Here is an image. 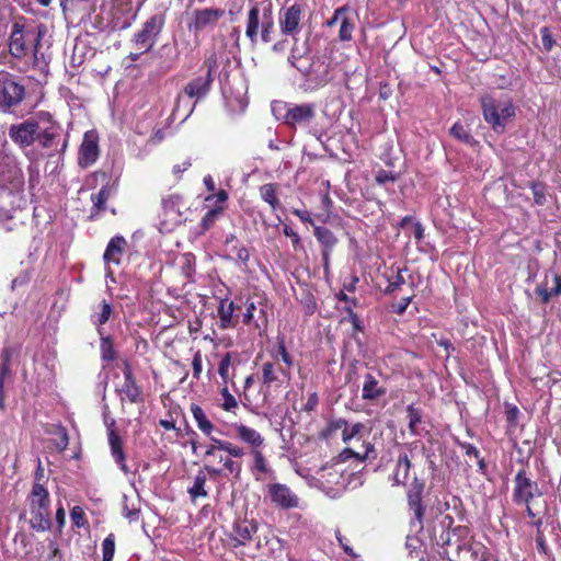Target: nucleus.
Returning a JSON list of instances; mask_svg holds the SVG:
<instances>
[{
	"label": "nucleus",
	"instance_id": "nucleus-51",
	"mask_svg": "<svg viewBox=\"0 0 561 561\" xmlns=\"http://www.w3.org/2000/svg\"><path fill=\"white\" fill-rule=\"evenodd\" d=\"M534 201L537 205H543L546 203V187L541 183L533 182L530 185Z\"/></svg>",
	"mask_w": 561,
	"mask_h": 561
},
{
	"label": "nucleus",
	"instance_id": "nucleus-46",
	"mask_svg": "<svg viewBox=\"0 0 561 561\" xmlns=\"http://www.w3.org/2000/svg\"><path fill=\"white\" fill-rule=\"evenodd\" d=\"M115 553V535L108 534L102 542V561H112Z\"/></svg>",
	"mask_w": 561,
	"mask_h": 561
},
{
	"label": "nucleus",
	"instance_id": "nucleus-16",
	"mask_svg": "<svg viewBox=\"0 0 561 561\" xmlns=\"http://www.w3.org/2000/svg\"><path fill=\"white\" fill-rule=\"evenodd\" d=\"M262 383L266 388H280L284 383L289 382L290 371L283 368L274 362H265L262 365Z\"/></svg>",
	"mask_w": 561,
	"mask_h": 561
},
{
	"label": "nucleus",
	"instance_id": "nucleus-45",
	"mask_svg": "<svg viewBox=\"0 0 561 561\" xmlns=\"http://www.w3.org/2000/svg\"><path fill=\"white\" fill-rule=\"evenodd\" d=\"M273 357L275 359L280 357L288 368H290L294 364L291 355L286 350L285 339L283 336L277 337V346L275 353H273Z\"/></svg>",
	"mask_w": 561,
	"mask_h": 561
},
{
	"label": "nucleus",
	"instance_id": "nucleus-18",
	"mask_svg": "<svg viewBox=\"0 0 561 561\" xmlns=\"http://www.w3.org/2000/svg\"><path fill=\"white\" fill-rule=\"evenodd\" d=\"M215 64H216L215 60L214 61L207 60L205 62V65L207 66L206 76L195 78L194 80L190 81L185 85L184 92L188 98H192V99L195 98L196 100H199L208 93V91L210 89V84L213 82L211 72L214 70Z\"/></svg>",
	"mask_w": 561,
	"mask_h": 561
},
{
	"label": "nucleus",
	"instance_id": "nucleus-48",
	"mask_svg": "<svg viewBox=\"0 0 561 561\" xmlns=\"http://www.w3.org/2000/svg\"><path fill=\"white\" fill-rule=\"evenodd\" d=\"M230 365H231V353H226L221 357V359L219 362V366H218V374L221 377L225 385H227L229 381Z\"/></svg>",
	"mask_w": 561,
	"mask_h": 561
},
{
	"label": "nucleus",
	"instance_id": "nucleus-32",
	"mask_svg": "<svg viewBox=\"0 0 561 561\" xmlns=\"http://www.w3.org/2000/svg\"><path fill=\"white\" fill-rule=\"evenodd\" d=\"M98 311H94L90 320L92 324L96 327V331L99 332L100 329H103V325L110 320L111 314L113 313V307L110 302L103 300L98 306Z\"/></svg>",
	"mask_w": 561,
	"mask_h": 561
},
{
	"label": "nucleus",
	"instance_id": "nucleus-58",
	"mask_svg": "<svg viewBox=\"0 0 561 561\" xmlns=\"http://www.w3.org/2000/svg\"><path fill=\"white\" fill-rule=\"evenodd\" d=\"M28 172V186L33 190L39 182V170L36 164L31 163L27 168Z\"/></svg>",
	"mask_w": 561,
	"mask_h": 561
},
{
	"label": "nucleus",
	"instance_id": "nucleus-5",
	"mask_svg": "<svg viewBox=\"0 0 561 561\" xmlns=\"http://www.w3.org/2000/svg\"><path fill=\"white\" fill-rule=\"evenodd\" d=\"M36 141L51 152H64L68 146L67 137L61 140V127L51 121L49 114H44L39 119Z\"/></svg>",
	"mask_w": 561,
	"mask_h": 561
},
{
	"label": "nucleus",
	"instance_id": "nucleus-43",
	"mask_svg": "<svg viewBox=\"0 0 561 561\" xmlns=\"http://www.w3.org/2000/svg\"><path fill=\"white\" fill-rule=\"evenodd\" d=\"M450 135L466 145H473L476 142L470 131L461 123H455L451 126Z\"/></svg>",
	"mask_w": 561,
	"mask_h": 561
},
{
	"label": "nucleus",
	"instance_id": "nucleus-36",
	"mask_svg": "<svg viewBox=\"0 0 561 561\" xmlns=\"http://www.w3.org/2000/svg\"><path fill=\"white\" fill-rule=\"evenodd\" d=\"M408 420H409V431L413 436H417L421 434L420 425L422 424L423 414L419 408H415L414 404H410L407 407Z\"/></svg>",
	"mask_w": 561,
	"mask_h": 561
},
{
	"label": "nucleus",
	"instance_id": "nucleus-54",
	"mask_svg": "<svg viewBox=\"0 0 561 561\" xmlns=\"http://www.w3.org/2000/svg\"><path fill=\"white\" fill-rule=\"evenodd\" d=\"M70 518L72 522V525L80 528L84 526L85 517L84 512L80 506H73L70 512Z\"/></svg>",
	"mask_w": 561,
	"mask_h": 561
},
{
	"label": "nucleus",
	"instance_id": "nucleus-10",
	"mask_svg": "<svg viewBox=\"0 0 561 561\" xmlns=\"http://www.w3.org/2000/svg\"><path fill=\"white\" fill-rule=\"evenodd\" d=\"M164 25V16L154 14L150 16L142 25V28L135 34L134 43L142 53L149 51L156 44L159 34Z\"/></svg>",
	"mask_w": 561,
	"mask_h": 561
},
{
	"label": "nucleus",
	"instance_id": "nucleus-50",
	"mask_svg": "<svg viewBox=\"0 0 561 561\" xmlns=\"http://www.w3.org/2000/svg\"><path fill=\"white\" fill-rule=\"evenodd\" d=\"M180 203H181V197L178 195H171V196H168L167 198H163L162 206H163L165 214H171V213L179 214L180 213V210H179Z\"/></svg>",
	"mask_w": 561,
	"mask_h": 561
},
{
	"label": "nucleus",
	"instance_id": "nucleus-27",
	"mask_svg": "<svg viewBox=\"0 0 561 561\" xmlns=\"http://www.w3.org/2000/svg\"><path fill=\"white\" fill-rule=\"evenodd\" d=\"M126 245V240L121 236L113 237L110 242L107 243V247L105 249L103 259L105 263H119V255L123 253V250Z\"/></svg>",
	"mask_w": 561,
	"mask_h": 561
},
{
	"label": "nucleus",
	"instance_id": "nucleus-38",
	"mask_svg": "<svg viewBox=\"0 0 561 561\" xmlns=\"http://www.w3.org/2000/svg\"><path fill=\"white\" fill-rule=\"evenodd\" d=\"M314 236L317 240L324 247V249L330 251L337 241L333 232L327 227H314Z\"/></svg>",
	"mask_w": 561,
	"mask_h": 561
},
{
	"label": "nucleus",
	"instance_id": "nucleus-1",
	"mask_svg": "<svg viewBox=\"0 0 561 561\" xmlns=\"http://www.w3.org/2000/svg\"><path fill=\"white\" fill-rule=\"evenodd\" d=\"M45 27H25L23 24L14 23L9 42L10 54L18 59L33 54V62L41 70L48 67L50 56L42 50V38L45 35Z\"/></svg>",
	"mask_w": 561,
	"mask_h": 561
},
{
	"label": "nucleus",
	"instance_id": "nucleus-63",
	"mask_svg": "<svg viewBox=\"0 0 561 561\" xmlns=\"http://www.w3.org/2000/svg\"><path fill=\"white\" fill-rule=\"evenodd\" d=\"M319 398L316 392L309 393L306 403L304 404V410L307 412L314 411L318 407Z\"/></svg>",
	"mask_w": 561,
	"mask_h": 561
},
{
	"label": "nucleus",
	"instance_id": "nucleus-2",
	"mask_svg": "<svg viewBox=\"0 0 561 561\" xmlns=\"http://www.w3.org/2000/svg\"><path fill=\"white\" fill-rule=\"evenodd\" d=\"M274 18L271 4L261 7L255 3L251 7L247 16L245 36L252 45L259 42L267 44L274 33Z\"/></svg>",
	"mask_w": 561,
	"mask_h": 561
},
{
	"label": "nucleus",
	"instance_id": "nucleus-56",
	"mask_svg": "<svg viewBox=\"0 0 561 561\" xmlns=\"http://www.w3.org/2000/svg\"><path fill=\"white\" fill-rule=\"evenodd\" d=\"M348 12H350V8L347 5H343V7H340V8L335 9L334 13H333V16L325 22V25L329 26V27H332L337 22L341 23V21L344 18V15L346 13H348Z\"/></svg>",
	"mask_w": 561,
	"mask_h": 561
},
{
	"label": "nucleus",
	"instance_id": "nucleus-15",
	"mask_svg": "<svg viewBox=\"0 0 561 561\" xmlns=\"http://www.w3.org/2000/svg\"><path fill=\"white\" fill-rule=\"evenodd\" d=\"M100 156L99 135L91 129L84 133L78 153V164L89 168L94 164Z\"/></svg>",
	"mask_w": 561,
	"mask_h": 561
},
{
	"label": "nucleus",
	"instance_id": "nucleus-14",
	"mask_svg": "<svg viewBox=\"0 0 561 561\" xmlns=\"http://www.w3.org/2000/svg\"><path fill=\"white\" fill-rule=\"evenodd\" d=\"M266 495L272 504L282 510H293L299 507L298 495L283 483H271L267 485Z\"/></svg>",
	"mask_w": 561,
	"mask_h": 561
},
{
	"label": "nucleus",
	"instance_id": "nucleus-3",
	"mask_svg": "<svg viewBox=\"0 0 561 561\" xmlns=\"http://www.w3.org/2000/svg\"><path fill=\"white\" fill-rule=\"evenodd\" d=\"M272 113L277 121L289 128H297L310 124L316 117V105L313 103L295 104L284 101L272 103Z\"/></svg>",
	"mask_w": 561,
	"mask_h": 561
},
{
	"label": "nucleus",
	"instance_id": "nucleus-20",
	"mask_svg": "<svg viewBox=\"0 0 561 561\" xmlns=\"http://www.w3.org/2000/svg\"><path fill=\"white\" fill-rule=\"evenodd\" d=\"M257 531V524L255 520L237 519L232 526V540L233 546H245L252 540L253 535Z\"/></svg>",
	"mask_w": 561,
	"mask_h": 561
},
{
	"label": "nucleus",
	"instance_id": "nucleus-21",
	"mask_svg": "<svg viewBox=\"0 0 561 561\" xmlns=\"http://www.w3.org/2000/svg\"><path fill=\"white\" fill-rule=\"evenodd\" d=\"M231 430L233 431L234 436L244 444H248L251 449L260 448L264 444L263 436L256 430L242 423L232 424Z\"/></svg>",
	"mask_w": 561,
	"mask_h": 561
},
{
	"label": "nucleus",
	"instance_id": "nucleus-6",
	"mask_svg": "<svg viewBox=\"0 0 561 561\" xmlns=\"http://www.w3.org/2000/svg\"><path fill=\"white\" fill-rule=\"evenodd\" d=\"M24 187V175L16 157L0 152V188L21 192Z\"/></svg>",
	"mask_w": 561,
	"mask_h": 561
},
{
	"label": "nucleus",
	"instance_id": "nucleus-17",
	"mask_svg": "<svg viewBox=\"0 0 561 561\" xmlns=\"http://www.w3.org/2000/svg\"><path fill=\"white\" fill-rule=\"evenodd\" d=\"M115 422L112 421L107 426V439L108 446L111 450V456L117 467L125 473L129 474L130 470L126 463V454L123 448V440L119 437L118 433L114 428Z\"/></svg>",
	"mask_w": 561,
	"mask_h": 561
},
{
	"label": "nucleus",
	"instance_id": "nucleus-39",
	"mask_svg": "<svg viewBox=\"0 0 561 561\" xmlns=\"http://www.w3.org/2000/svg\"><path fill=\"white\" fill-rule=\"evenodd\" d=\"M355 30V19L350 16L348 13L344 15L341 21L339 30V39L341 42H350L353 38V32Z\"/></svg>",
	"mask_w": 561,
	"mask_h": 561
},
{
	"label": "nucleus",
	"instance_id": "nucleus-31",
	"mask_svg": "<svg viewBox=\"0 0 561 561\" xmlns=\"http://www.w3.org/2000/svg\"><path fill=\"white\" fill-rule=\"evenodd\" d=\"M277 188L278 185L275 183H266L259 188L260 197L271 206L273 211L280 208V202L277 197Z\"/></svg>",
	"mask_w": 561,
	"mask_h": 561
},
{
	"label": "nucleus",
	"instance_id": "nucleus-59",
	"mask_svg": "<svg viewBox=\"0 0 561 561\" xmlns=\"http://www.w3.org/2000/svg\"><path fill=\"white\" fill-rule=\"evenodd\" d=\"M375 180L378 184H386L388 182H394L397 180V175L391 171L379 170L376 173Z\"/></svg>",
	"mask_w": 561,
	"mask_h": 561
},
{
	"label": "nucleus",
	"instance_id": "nucleus-44",
	"mask_svg": "<svg viewBox=\"0 0 561 561\" xmlns=\"http://www.w3.org/2000/svg\"><path fill=\"white\" fill-rule=\"evenodd\" d=\"M224 208L225 206H214L204 215L201 221V227L204 231L208 230L214 225L222 214Z\"/></svg>",
	"mask_w": 561,
	"mask_h": 561
},
{
	"label": "nucleus",
	"instance_id": "nucleus-34",
	"mask_svg": "<svg viewBox=\"0 0 561 561\" xmlns=\"http://www.w3.org/2000/svg\"><path fill=\"white\" fill-rule=\"evenodd\" d=\"M191 412L192 415L197 424V427L207 436H210V434L214 431L213 423L208 420L206 416L204 410L197 405V404H191Z\"/></svg>",
	"mask_w": 561,
	"mask_h": 561
},
{
	"label": "nucleus",
	"instance_id": "nucleus-62",
	"mask_svg": "<svg viewBox=\"0 0 561 561\" xmlns=\"http://www.w3.org/2000/svg\"><path fill=\"white\" fill-rule=\"evenodd\" d=\"M192 366H193V376H194V378L198 379L201 376L202 369H203V360H202V355L199 352H197L194 355Z\"/></svg>",
	"mask_w": 561,
	"mask_h": 561
},
{
	"label": "nucleus",
	"instance_id": "nucleus-30",
	"mask_svg": "<svg viewBox=\"0 0 561 561\" xmlns=\"http://www.w3.org/2000/svg\"><path fill=\"white\" fill-rule=\"evenodd\" d=\"M408 505L413 512L414 520L417 523L419 528H423V517L425 507L423 505V494L407 493Z\"/></svg>",
	"mask_w": 561,
	"mask_h": 561
},
{
	"label": "nucleus",
	"instance_id": "nucleus-29",
	"mask_svg": "<svg viewBox=\"0 0 561 561\" xmlns=\"http://www.w3.org/2000/svg\"><path fill=\"white\" fill-rule=\"evenodd\" d=\"M121 399H127L130 403H138L142 401V392L136 380H124V383L118 389Z\"/></svg>",
	"mask_w": 561,
	"mask_h": 561
},
{
	"label": "nucleus",
	"instance_id": "nucleus-49",
	"mask_svg": "<svg viewBox=\"0 0 561 561\" xmlns=\"http://www.w3.org/2000/svg\"><path fill=\"white\" fill-rule=\"evenodd\" d=\"M251 455L253 457V463H254L255 470H257L259 472H262V473H266L268 471V467H267L265 457L262 454V451L259 448L251 449Z\"/></svg>",
	"mask_w": 561,
	"mask_h": 561
},
{
	"label": "nucleus",
	"instance_id": "nucleus-25",
	"mask_svg": "<svg viewBox=\"0 0 561 561\" xmlns=\"http://www.w3.org/2000/svg\"><path fill=\"white\" fill-rule=\"evenodd\" d=\"M236 306L233 301L221 299L218 306L219 328L221 330L232 329L237 325L233 318Z\"/></svg>",
	"mask_w": 561,
	"mask_h": 561
},
{
	"label": "nucleus",
	"instance_id": "nucleus-23",
	"mask_svg": "<svg viewBox=\"0 0 561 561\" xmlns=\"http://www.w3.org/2000/svg\"><path fill=\"white\" fill-rule=\"evenodd\" d=\"M369 434V430L366 424L362 422L350 423L344 433L341 434L342 442L345 445H354L355 443L367 442L365 437Z\"/></svg>",
	"mask_w": 561,
	"mask_h": 561
},
{
	"label": "nucleus",
	"instance_id": "nucleus-55",
	"mask_svg": "<svg viewBox=\"0 0 561 561\" xmlns=\"http://www.w3.org/2000/svg\"><path fill=\"white\" fill-rule=\"evenodd\" d=\"M402 272V270H398L393 279L389 280V284L386 288L387 294H391L398 290L403 284H405V278L403 277Z\"/></svg>",
	"mask_w": 561,
	"mask_h": 561
},
{
	"label": "nucleus",
	"instance_id": "nucleus-53",
	"mask_svg": "<svg viewBox=\"0 0 561 561\" xmlns=\"http://www.w3.org/2000/svg\"><path fill=\"white\" fill-rule=\"evenodd\" d=\"M228 199V193L224 190L218 191L215 194H211L205 198V202L208 204H213L214 206H224Z\"/></svg>",
	"mask_w": 561,
	"mask_h": 561
},
{
	"label": "nucleus",
	"instance_id": "nucleus-13",
	"mask_svg": "<svg viewBox=\"0 0 561 561\" xmlns=\"http://www.w3.org/2000/svg\"><path fill=\"white\" fill-rule=\"evenodd\" d=\"M304 8L299 3H294L280 10L278 23L283 35L296 37L301 28Z\"/></svg>",
	"mask_w": 561,
	"mask_h": 561
},
{
	"label": "nucleus",
	"instance_id": "nucleus-26",
	"mask_svg": "<svg viewBox=\"0 0 561 561\" xmlns=\"http://www.w3.org/2000/svg\"><path fill=\"white\" fill-rule=\"evenodd\" d=\"M31 510H48L49 507V493L42 483L34 482L30 494Z\"/></svg>",
	"mask_w": 561,
	"mask_h": 561
},
{
	"label": "nucleus",
	"instance_id": "nucleus-61",
	"mask_svg": "<svg viewBox=\"0 0 561 561\" xmlns=\"http://www.w3.org/2000/svg\"><path fill=\"white\" fill-rule=\"evenodd\" d=\"M224 451L228 453L231 457H236V458L243 457L245 454L244 448L237 446V445L232 444L231 442L227 443Z\"/></svg>",
	"mask_w": 561,
	"mask_h": 561
},
{
	"label": "nucleus",
	"instance_id": "nucleus-24",
	"mask_svg": "<svg viewBox=\"0 0 561 561\" xmlns=\"http://www.w3.org/2000/svg\"><path fill=\"white\" fill-rule=\"evenodd\" d=\"M362 447L364 449L363 451H356L352 447L344 448L340 454V459L342 461H346L351 458H355L357 461L364 462L366 460L377 458V453L374 444H371L370 442H364V444H362Z\"/></svg>",
	"mask_w": 561,
	"mask_h": 561
},
{
	"label": "nucleus",
	"instance_id": "nucleus-33",
	"mask_svg": "<svg viewBox=\"0 0 561 561\" xmlns=\"http://www.w3.org/2000/svg\"><path fill=\"white\" fill-rule=\"evenodd\" d=\"M100 336V353L101 358L104 362H113L116 358V352L114 350V343L110 335H105L104 329L99 330Z\"/></svg>",
	"mask_w": 561,
	"mask_h": 561
},
{
	"label": "nucleus",
	"instance_id": "nucleus-7",
	"mask_svg": "<svg viewBox=\"0 0 561 561\" xmlns=\"http://www.w3.org/2000/svg\"><path fill=\"white\" fill-rule=\"evenodd\" d=\"M226 14L225 9L221 8H201L192 11L187 30L198 36L199 34L213 31L218 25L220 19Z\"/></svg>",
	"mask_w": 561,
	"mask_h": 561
},
{
	"label": "nucleus",
	"instance_id": "nucleus-41",
	"mask_svg": "<svg viewBox=\"0 0 561 561\" xmlns=\"http://www.w3.org/2000/svg\"><path fill=\"white\" fill-rule=\"evenodd\" d=\"M108 199V190L103 186L96 194L91 195V201L93 203L91 217L93 218L100 211L104 210L105 203Z\"/></svg>",
	"mask_w": 561,
	"mask_h": 561
},
{
	"label": "nucleus",
	"instance_id": "nucleus-19",
	"mask_svg": "<svg viewBox=\"0 0 561 561\" xmlns=\"http://www.w3.org/2000/svg\"><path fill=\"white\" fill-rule=\"evenodd\" d=\"M304 76H314L323 79L328 73V66L320 60V57L311 56L310 53L291 64Z\"/></svg>",
	"mask_w": 561,
	"mask_h": 561
},
{
	"label": "nucleus",
	"instance_id": "nucleus-8",
	"mask_svg": "<svg viewBox=\"0 0 561 561\" xmlns=\"http://www.w3.org/2000/svg\"><path fill=\"white\" fill-rule=\"evenodd\" d=\"M540 495L538 483L531 479V474L525 468L519 469L514 478L513 502L516 505L528 506Z\"/></svg>",
	"mask_w": 561,
	"mask_h": 561
},
{
	"label": "nucleus",
	"instance_id": "nucleus-57",
	"mask_svg": "<svg viewBox=\"0 0 561 561\" xmlns=\"http://www.w3.org/2000/svg\"><path fill=\"white\" fill-rule=\"evenodd\" d=\"M540 34H541V42H542V46H543L545 50L546 51L552 50L556 42L552 38L550 30L548 27H542L540 30Z\"/></svg>",
	"mask_w": 561,
	"mask_h": 561
},
{
	"label": "nucleus",
	"instance_id": "nucleus-22",
	"mask_svg": "<svg viewBox=\"0 0 561 561\" xmlns=\"http://www.w3.org/2000/svg\"><path fill=\"white\" fill-rule=\"evenodd\" d=\"M387 393L386 387L380 385L379 380L376 379L371 374L365 375L362 399L365 401H373L383 397Z\"/></svg>",
	"mask_w": 561,
	"mask_h": 561
},
{
	"label": "nucleus",
	"instance_id": "nucleus-37",
	"mask_svg": "<svg viewBox=\"0 0 561 561\" xmlns=\"http://www.w3.org/2000/svg\"><path fill=\"white\" fill-rule=\"evenodd\" d=\"M33 518L31 520L32 528L37 531H45L50 529L51 522L48 510H35L32 511Z\"/></svg>",
	"mask_w": 561,
	"mask_h": 561
},
{
	"label": "nucleus",
	"instance_id": "nucleus-35",
	"mask_svg": "<svg viewBox=\"0 0 561 561\" xmlns=\"http://www.w3.org/2000/svg\"><path fill=\"white\" fill-rule=\"evenodd\" d=\"M18 354V348L5 345L0 353V376L11 377V360Z\"/></svg>",
	"mask_w": 561,
	"mask_h": 561
},
{
	"label": "nucleus",
	"instance_id": "nucleus-12",
	"mask_svg": "<svg viewBox=\"0 0 561 561\" xmlns=\"http://www.w3.org/2000/svg\"><path fill=\"white\" fill-rule=\"evenodd\" d=\"M38 123L39 119L31 117L22 123L13 124L9 128V137L21 148L30 147L36 141Z\"/></svg>",
	"mask_w": 561,
	"mask_h": 561
},
{
	"label": "nucleus",
	"instance_id": "nucleus-11",
	"mask_svg": "<svg viewBox=\"0 0 561 561\" xmlns=\"http://www.w3.org/2000/svg\"><path fill=\"white\" fill-rule=\"evenodd\" d=\"M416 443H409L401 449L396 459L392 474L389 477L392 486H407L412 468L413 448Z\"/></svg>",
	"mask_w": 561,
	"mask_h": 561
},
{
	"label": "nucleus",
	"instance_id": "nucleus-9",
	"mask_svg": "<svg viewBox=\"0 0 561 561\" xmlns=\"http://www.w3.org/2000/svg\"><path fill=\"white\" fill-rule=\"evenodd\" d=\"M25 96V89L8 72L0 73V110L4 113L18 106Z\"/></svg>",
	"mask_w": 561,
	"mask_h": 561
},
{
	"label": "nucleus",
	"instance_id": "nucleus-42",
	"mask_svg": "<svg viewBox=\"0 0 561 561\" xmlns=\"http://www.w3.org/2000/svg\"><path fill=\"white\" fill-rule=\"evenodd\" d=\"M294 44L291 47L290 55L288 56V62L291 65L296 60L307 56L310 53L309 41L306 39L301 45H299L297 37H293Z\"/></svg>",
	"mask_w": 561,
	"mask_h": 561
},
{
	"label": "nucleus",
	"instance_id": "nucleus-40",
	"mask_svg": "<svg viewBox=\"0 0 561 561\" xmlns=\"http://www.w3.org/2000/svg\"><path fill=\"white\" fill-rule=\"evenodd\" d=\"M49 434L55 435L56 437L53 439V444L58 451H64L68 444L69 437L66 428L61 425H54L53 430L49 431Z\"/></svg>",
	"mask_w": 561,
	"mask_h": 561
},
{
	"label": "nucleus",
	"instance_id": "nucleus-4",
	"mask_svg": "<svg viewBox=\"0 0 561 561\" xmlns=\"http://www.w3.org/2000/svg\"><path fill=\"white\" fill-rule=\"evenodd\" d=\"M484 121L495 133H504L506 122L515 116V107L510 100L501 101L490 94L481 96Z\"/></svg>",
	"mask_w": 561,
	"mask_h": 561
},
{
	"label": "nucleus",
	"instance_id": "nucleus-60",
	"mask_svg": "<svg viewBox=\"0 0 561 561\" xmlns=\"http://www.w3.org/2000/svg\"><path fill=\"white\" fill-rule=\"evenodd\" d=\"M424 489H425L424 480H422L417 477H414L408 486L407 493L423 494Z\"/></svg>",
	"mask_w": 561,
	"mask_h": 561
},
{
	"label": "nucleus",
	"instance_id": "nucleus-28",
	"mask_svg": "<svg viewBox=\"0 0 561 561\" xmlns=\"http://www.w3.org/2000/svg\"><path fill=\"white\" fill-rule=\"evenodd\" d=\"M207 474L204 470H198L193 479V484L187 489L191 501L194 503L199 497H207L206 490Z\"/></svg>",
	"mask_w": 561,
	"mask_h": 561
},
{
	"label": "nucleus",
	"instance_id": "nucleus-47",
	"mask_svg": "<svg viewBox=\"0 0 561 561\" xmlns=\"http://www.w3.org/2000/svg\"><path fill=\"white\" fill-rule=\"evenodd\" d=\"M220 394L224 399V402L221 404V408L227 411L231 412L238 407L237 399L229 392L227 385L221 389Z\"/></svg>",
	"mask_w": 561,
	"mask_h": 561
},
{
	"label": "nucleus",
	"instance_id": "nucleus-64",
	"mask_svg": "<svg viewBox=\"0 0 561 561\" xmlns=\"http://www.w3.org/2000/svg\"><path fill=\"white\" fill-rule=\"evenodd\" d=\"M460 447L462 448V450L465 451V455L467 457H470V458H479L480 456V451L478 450V448L470 444V443H461L460 444Z\"/></svg>",
	"mask_w": 561,
	"mask_h": 561
},
{
	"label": "nucleus",
	"instance_id": "nucleus-52",
	"mask_svg": "<svg viewBox=\"0 0 561 561\" xmlns=\"http://www.w3.org/2000/svg\"><path fill=\"white\" fill-rule=\"evenodd\" d=\"M348 425H350V423L345 419H342V417L332 419L328 423L327 432H328V434L331 435V434H334V433L341 431V434H342V433H344V431L346 430V427Z\"/></svg>",
	"mask_w": 561,
	"mask_h": 561
}]
</instances>
